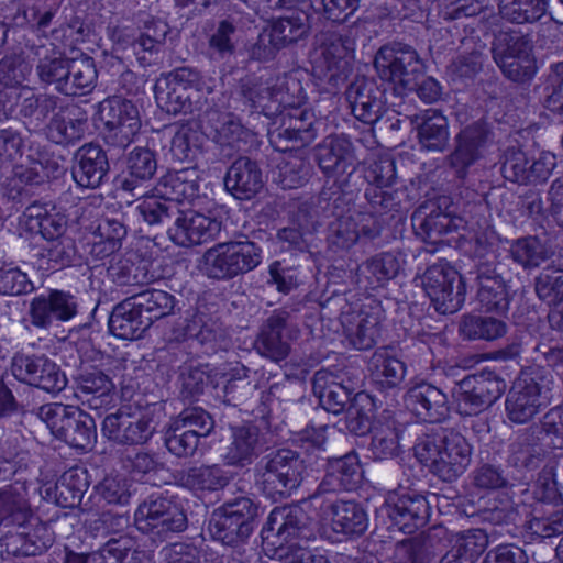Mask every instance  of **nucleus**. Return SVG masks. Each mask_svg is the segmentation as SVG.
Here are the masks:
<instances>
[{"label":"nucleus","mask_w":563,"mask_h":563,"mask_svg":"<svg viewBox=\"0 0 563 563\" xmlns=\"http://www.w3.org/2000/svg\"><path fill=\"white\" fill-rule=\"evenodd\" d=\"M413 452L417 460L431 473L451 482L468 466L472 449L461 433L433 426L418 437Z\"/></svg>","instance_id":"1"},{"label":"nucleus","mask_w":563,"mask_h":563,"mask_svg":"<svg viewBox=\"0 0 563 563\" xmlns=\"http://www.w3.org/2000/svg\"><path fill=\"white\" fill-rule=\"evenodd\" d=\"M316 538V522L299 505L274 508L262 530L264 544L276 558L309 545Z\"/></svg>","instance_id":"2"},{"label":"nucleus","mask_w":563,"mask_h":563,"mask_svg":"<svg viewBox=\"0 0 563 563\" xmlns=\"http://www.w3.org/2000/svg\"><path fill=\"white\" fill-rule=\"evenodd\" d=\"M51 433L71 448L88 451L97 440L95 419L78 407L48 402L34 409Z\"/></svg>","instance_id":"3"},{"label":"nucleus","mask_w":563,"mask_h":563,"mask_svg":"<svg viewBox=\"0 0 563 563\" xmlns=\"http://www.w3.org/2000/svg\"><path fill=\"white\" fill-rule=\"evenodd\" d=\"M262 263V249L247 239L222 242L208 249L201 271L210 279L230 280L255 269Z\"/></svg>","instance_id":"4"},{"label":"nucleus","mask_w":563,"mask_h":563,"mask_svg":"<svg viewBox=\"0 0 563 563\" xmlns=\"http://www.w3.org/2000/svg\"><path fill=\"white\" fill-rule=\"evenodd\" d=\"M553 385L551 373H522L510 388L505 402L507 418L517 424L532 420L549 404Z\"/></svg>","instance_id":"5"},{"label":"nucleus","mask_w":563,"mask_h":563,"mask_svg":"<svg viewBox=\"0 0 563 563\" xmlns=\"http://www.w3.org/2000/svg\"><path fill=\"white\" fill-rule=\"evenodd\" d=\"M318 46L311 53L312 74L331 88H338L351 73L350 54L353 42L339 32H323L318 36Z\"/></svg>","instance_id":"6"},{"label":"nucleus","mask_w":563,"mask_h":563,"mask_svg":"<svg viewBox=\"0 0 563 563\" xmlns=\"http://www.w3.org/2000/svg\"><path fill=\"white\" fill-rule=\"evenodd\" d=\"M202 85L198 70L190 67L176 68L156 81V103L169 114L191 113L198 109V95Z\"/></svg>","instance_id":"7"},{"label":"nucleus","mask_w":563,"mask_h":563,"mask_svg":"<svg viewBox=\"0 0 563 563\" xmlns=\"http://www.w3.org/2000/svg\"><path fill=\"white\" fill-rule=\"evenodd\" d=\"M157 429L153 411L137 405H123L115 412L104 417L102 434L110 441L122 445H142L147 443Z\"/></svg>","instance_id":"8"},{"label":"nucleus","mask_w":563,"mask_h":563,"mask_svg":"<svg viewBox=\"0 0 563 563\" xmlns=\"http://www.w3.org/2000/svg\"><path fill=\"white\" fill-rule=\"evenodd\" d=\"M134 521L140 531L162 540L183 532L188 526L184 507L164 496L144 499L135 510Z\"/></svg>","instance_id":"9"},{"label":"nucleus","mask_w":563,"mask_h":563,"mask_svg":"<svg viewBox=\"0 0 563 563\" xmlns=\"http://www.w3.org/2000/svg\"><path fill=\"white\" fill-rule=\"evenodd\" d=\"M257 516V504L249 497H239L212 512L209 531L213 539L234 544L250 537Z\"/></svg>","instance_id":"10"},{"label":"nucleus","mask_w":563,"mask_h":563,"mask_svg":"<svg viewBox=\"0 0 563 563\" xmlns=\"http://www.w3.org/2000/svg\"><path fill=\"white\" fill-rule=\"evenodd\" d=\"M12 376L20 383L48 394H58L67 386L60 366L44 353L16 352L10 363Z\"/></svg>","instance_id":"11"},{"label":"nucleus","mask_w":563,"mask_h":563,"mask_svg":"<svg viewBox=\"0 0 563 563\" xmlns=\"http://www.w3.org/2000/svg\"><path fill=\"white\" fill-rule=\"evenodd\" d=\"M104 124L103 137L109 145L126 147L141 129L137 107L125 98L114 96L100 103Z\"/></svg>","instance_id":"12"},{"label":"nucleus","mask_w":563,"mask_h":563,"mask_svg":"<svg viewBox=\"0 0 563 563\" xmlns=\"http://www.w3.org/2000/svg\"><path fill=\"white\" fill-rule=\"evenodd\" d=\"M426 294L440 313H454L465 300V288L459 273L448 264L428 267L422 276Z\"/></svg>","instance_id":"13"},{"label":"nucleus","mask_w":563,"mask_h":563,"mask_svg":"<svg viewBox=\"0 0 563 563\" xmlns=\"http://www.w3.org/2000/svg\"><path fill=\"white\" fill-rule=\"evenodd\" d=\"M505 389V380L493 372L466 376L455 388L457 410L463 416L478 415L490 407Z\"/></svg>","instance_id":"14"},{"label":"nucleus","mask_w":563,"mask_h":563,"mask_svg":"<svg viewBox=\"0 0 563 563\" xmlns=\"http://www.w3.org/2000/svg\"><path fill=\"white\" fill-rule=\"evenodd\" d=\"M493 55L504 75L512 81H526L536 74L532 40L527 35L506 34L493 48Z\"/></svg>","instance_id":"15"},{"label":"nucleus","mask_w":563,"mask_h":563,"mask_svg":"<svg viewBox=\"0 0 563 563\" xmlns=\"http://www.w3.org/2000/svg\"><path fill=\"white\" fill-rule=\"evenodd\" d=\"M222 230V222L210 212L195 209L181 210L175 216L173 225L167 228L168 238L178 246L189 247L216 239Z\"/></svg>","instance_id":"16"},{"label":"nucleus","mask_w":563,"mask_h":563,"mask_svg":"<svg viewBox=\"0 0 563 563\" xmlns=\"http://www.w3.org/2000/svg\"><path fill=\"white\" fill-rule=\"evenodd\" d=\"M300 92L296 80H283L274 86L243 82L240 90L241 102L250 112H260L266 117L278 115L283 108L294 106L295 96L290 88Z\"/></svg>","instance_id":"17"},{"label":"nucleus","mask_w":563,"mask_h":563,"mask_svg":"<svg viewBox=\"0 0 563 563\" xmlns=\"http://www.w3.org/2000/svg\"><path fill=\"white\" fill-rule=\"evenodd\" d=\"M298 333V328L290 321V312L286 309H278L262 324L255 347L261 355L279 362L288 356L289 342L297 338Z\"/></svg>","instance_id":"18"},{"label":"nucleus","mask_w":563,"mask_h":563,"mask_svg":"<svg viewBox=\"0 0 563 563\" xmlns=\"http://www.w3.org/2000/svg\"><path fill=\"white\" fill-rule=\"evenodd\" d=\"M79 311L78 298L70 291L48 289L30 302L29 316L33 327L48 329L54 321L68 322Z\"/></svg>","instance_id":"19"},{"label":"nucleus","mask_w":563,"mask_h":563,"mask_svg":"<svg viewBox=\"0 0 563 563\" xmlns=\"http://www.w3.org/2000/svg\"><path fill=\"white\" fill-rule=\"evenodd\" d=\"M109 170L107 153L100 145L87 143L76 151L71 175L79 187L87 189L100 187Z\"/></svg>","instance_id":"20"},{"label":"nucleus","mask_w":563,"mask_h":563,"mask_svg":"<svg viewBox=\"0 0 563 563\" xmlns=\"http://www.w3.org/2000/svg\"><path fill=\"white\" fill-rule=\"evenodd\" d=\"M264 173L257 161L247 156L238 157L224 177L225 190L235 199L250 200L264 188Z\"/></svg>","instance_id":"21"},{"label":"nucleus","mask_w":563,"mask_h":563,"mask_svg":"<svg viewBox=\"0 0 563 563\" xmlns=\"http://www.w3.org/2000/svg\"><path fill=\"white\" fill-rule=\"evenodd\" d=\"M301 97H295L294 106L283 108L278 113L280 125L272 133L273 142L289 141L297 146H306L316 139V129L311 121L312 115L298 104Z\"/></svg>","instance_id":"22"},{"label":"nucleus","mask_w":563,"mask_h":563,"mask_svg":"<svg viewBox=\"0 0 563 563\" xmlns=\"http://www.w3.org/2000/svg\"><path fill=\"white\" fill-rule=\"evenodd\" d=\"M86 111L76 104L60 103L46 125V136L58 145H69L80 141L87 129Z\"/></svg>","instance_id":"23"},{"label":"nucleus","mask_w":563,"mask_h":563,"mask_svg":"<svg viewBox=\"0 0 563 563\" xmlns=\"http://www.w3.org/2000/svg\"><path fill=\"white\" fill-rule=\"evenodd\" d=\"M362 481V471L355 454H345L332 459L328 463L327 473L311 498L325 494L351 492L358 487Z\"/></svg>","instance_id":"24"},{"label":"nucleus","mask_w":563,"mask_h":563,"mask_svg":"<svg viewBox=\"0 0 563 563\" xmlns=\"http://www.w3.org/2000/svg\"><path fill=\"white\" fill-rule=\"evenodd\" d=\"M405 407L417 418L439 422L449 413L448 398L435 386L420 384L402 395Z\"/></svg>","instance_id":"25"},{"label":"nucleus","mask_w":563,"mask_h":563,"mask_svg":"<svg viewBox=\"0 0 563 563\" xmlns=\"http://www.w3.org/2000/svg\"><path fill=\"white\" fill-rule=\"evenodd\" d=\"M320 169L328 176L342 175L353 168L355 157L351 141L344 135H330L314 148Z\"/></svg>","instance_id":"26"},{"label":"nucleus","mask_w":563,"mask_h":563,"mask_svg":"<svg viewBox=\"0 0 563 563\" xmlns=\"http://www.w3.org/2000/svg\"><path fill=\"white\" fill-rule=\"evenodd\" d=\"M110 332L122 340H139L151 328L145 314L129 296L117 303L109 318Z\"/></svg>","instance_id":"27"},{"label":"nucleus","mask_w":563,"mask_h":563,"mask_svg":"<svg viewBox=\"0 0 563 563\" xmlns=\"http://www.w3.org/2000/svg\"><path fill=\"white\" fill-rule=\"evenodd\" d=\"M157 165L155 151L140 146L133 148L126 157L121 189L132 195H143L141 188L154 178Z\"/></svg>","instance_id":"28"},{"label":"nucleus","mask_w":563,"mask_h":563,"mask_svg":"<svg viewBox=\"0 0 563 563\" xmlns=\"http://www.w3.org/2000/svg\"><path fill=\"white\" fill-rule=\"evenodd\" d=\"M477 300L485 311L504 313L508 310V287L495 267L481 264L477 269Z\"/></svg>","instance_id":"29"},{"label":"nucleus","mask_w":563,"mask_h":563,"mask_svg":"<svg viewBox=\"0 0 563 563\" xmlns=\"http://www.w3.org/2000/svg\"><path fill=\"white\" fill-rule=\"evenodd\" d=\"M260 429L253 424L232 428L231 442L222 455L223 462L232 467H245L253 463L261 450Z\"/></svg>","instance_id":"30"},{"label":"nucleus","mask_w":563,"mask_h":563,"mask_svg":"<svg viewBox=\"0 0 563 563\" xmlns=\"http://www.w3.org/2000/svg\"><path fill=\"white\" fill-rule=\"evenodd\" d=\"M32 517L25 482H15L0 489V526L22 527Z\"/></svg>","instance_id":"31"},{"label":"nucleus","mask_w":563,"mask_h":563,"mask_svg":"<svg viewBox=\"0 0 563 563\" xmlns=\"http://www.w3.org/2000/svg\"><path fill=\"white\" fill-rule=\"evenodd\" d=\"M53 536L45 525H37L27 532L7 534L1 542V553L12 558L36 556L53 544Z\"/></svg>","instance_id":"32"},{"label":"nucleus","mask_w":563,"mask_h":563,"mask_svg":"<svg viewBox=\"0 0 563 563\" xmlns=\"http://www.w3.org/2000/svg\"><path fill=\"white\" fill-rule=\"evenodd\" d=\"M254 484L263 495L273 501L288 498L299 487L289 478L288 474L278 471L265 455L254 467Z\"/></svg>","instance_id":"33"},{"label":"nucleus","mask_w":563,"mask_h":563,"mask_svg":"<svg viewBox=\"0 0 563 563\" xmlns=\"http://www.w3.org/2000/svg\"><path fill=\"white\" fill-rule=\"evenodd\" d=\"M21 102L19 113L25 123L34 130L46 129L48 117L56 112L63 100L59 97L47 93H34L23 87L19 93Z\"/></svg>","instance_id":"34"},{"label":"nucleus","mask_w":563,"mask_h":563,"mask_svg":"<svg viewBox=\"0 0 563 563\" xmlns=\"http://www.w3.org/2000/svg\"><path fill=\"white\" fill-rule=\"evenodd\" d=\"M154 190L179 207L180 202L191 200L198 195V170L196 168L169 170L161 177Z\"/></svg>","instance_id":"35"},{"label":"nucleus","mask_w":563,"mask_h":563,"mask_svg":"<svg viewBox=\"0 0 563 563\" xmlns=\"http://www.w3.org/2000/svg\"><path fill=\"white\" fill-rule=\"evenodd\" d=\"M412 221L428 239L434 241L438 236L455 231L464 224L462 218L442 211L433 201L420 206L413 213Z\"/></svg>","instance_id":"36"},{"label":"nucleus","mask_w":563,"mask_h":563,"mask_svg":"<svg viewBox=\"0 0 563 563\" xmlns=\"http://www.w3.org/2000/svg\"><path fill=\"white\" fill-rule=\"evenodd\" d=\"M181 486L196 493H214L230 483L229 473L219 464L194 465L178 475Z\"/></svg>","instance_id":"37"},{"label":"nucleus","mask_w":563,"mask_h":563,"mask_svg":"<svg viewBox=\"0 0 563 563\" xmlns=\"http://www.w3.org/2000/svg\"><path fill=\"white\" fill-rule=\"evenodd\" d=\"M26 230L38 233L49 241L65 236L67 218L57 211H48L45 206L33 203L23 213Z\"/></svg>","instance_id":"38"},{"label":"nucleus","mask_w":563,"mask_h":563,"mask_svg":"<svg viewBox=\"0 0 563 563\" xmlns=\"http://www.w3.org/2000/svg\"><path fill=\"white\" fill-rule=\"evenodd\" d=\"M544 450L536 435V429H527L514 439L509 445L507 462L518 471H532L541 464Z\"/></svg>","instance_id":"39"},{"label":"nucleus","mask_w":563,"mask_h":563,"mask_svg":"<svg viewBox=\"0 0 563 563\" xmlns=\"http://www.w3.org/2000/svg\"><path fill=\"white\" fill-rule=\"evenodd\" d=\"M330 378L332 376L327 372H317L313 377L312 389L321 406L327 411L338 415L351 405L354 389Z\"/></svg>","instance_id":"40"},{"label":"nucleus","mask_w":563,"mask_h":563,"mask_svg":"<svg viewBox=\"0 0 563 563\" xmlns=\"http://www.w3.org/2000/svg\"><path fill=\"white\" fill-rule=\"evenodd\" d=\"M420 145L428 151H443L449 142L448 119L438 110L428 109L415 117Z\"/></svg>","instance_id":"41"},{"label":"nucleus","mask_w":563,"mask_h":563,"mask_svg":"<svg viewBox=\"0 0 563 563\" xmlns=\"http://www.w3.org/2000/svg\"><path fill=\"white\" fill-rule=\"evenodd\" d=\"M331 526L334 532L345 537L363 534L367 529V515L354 500H336L331 507Z\"/></svg>","instance_id":"42"},{"label":"nucleus","mask_w":563,"mask_h":563,"mask_svg":"<svg viewBox=\"0 0 563 563\" xmlns=\"http://www.w3.org/2000/svg\"><path fill=\"white\" fill-rule=\"evenodd\" d=\"M429 515L428 501L422 496L404 495L389 508V518L399 531L411 533L423 526Z\"/></svg>","instance_id":"43"},{"label":"nucleus","mask_w":563,"mask_h":563,"mask_svg":"<svg viewBox=\"0 0 563 563\" xmlns=\"http://www.w3.org/2000/svg\"><path fill=\"white\" fill-rule=\"evenodd\" d=\"M114 384L98 368L82 372L77 378V393L90 408L98 409L112 401Z\"/></svg>","instance_id":"44"},{"label":"nucleus","mask_w":563,"mask_h":563,"mask_svg":"<svg viewBox=\"0 0 563 563\" xmlns=\"http://www.w3.org/2000/svg\"><path fill=\"white\" fill-rule=\"evenodd\" d=\"M483 124L474 123L466 126L457 136V146L450 156L451 166L459 177H463L466 168L478 157V148L486 140Z\"/></svg>","instance_id":"45"},{"label":"nucleus","mask_w":563,"mask_h":563,"mask_svg":"<svg viewBox=\"0 0 563 563\" xmlns=\"http://www.w3.org/2000/svg\"><path fill=\"white\" fill-rule=\"evenodd\" d=\"M368 84L364 78H356L345 91L346 100L353 114L371 124H377L383 117V102L369 95Z\"/></svg>","instance_id":"46"},{"label":"nucleus","mask_w":563,"mask_h":563,"mask_svg":"<svg viewBox=\"0 0 563 563\" xmlns=\"http://www.w3.org/2000/svg\"><path fill=\"white\" fill-rule=\"evenodd\" d=\"M130 297L135 300V305L145 314L151 325L156 320L173 314L177 302L174 295L156 288H142Z\"/></svg>","instance_id":"47"},{"label":"nucleus","mask_w":563,"mask_h":563,"mask_svg":"<svg viewBox=\"0 0 563 563\" xmlns=\"http://www.w3.org/2000/svg\"><path fill=\"white\" fill-rule=\"evenodd\" d=\"M308 32L307 15L305 13L291 12L289 15L273 20L268 33L271 34V42L275 46L284 48L306 37Z\"/></svg>","instance_id":"48"},{"label":"nucleus","mask_w":563,"mask_h":563,"mask_svg":"<svg viewBox=\"0 0 563 563\" xmlns=\"http://www.w3.org/2000/svg\"><path fill=\"white\" fill-rule=\"evenodd\" d=\"M377 408V400L374 396L365 391L356 393L346 409L345 428L347 431L355 435H364L369 432Z\"/></svg>","instance_id":"49"},{"label":"nucleus","mask_w":563,"mask_h":563,"mask_svg":"<svg viewBox=\"0 0 563 563\" xmlns=\"http://www.w3.org/2000/svg\"><path fill=\"white\" fill-rule=\"evenodd\" d=\"M108 274L117 285L132 288L142 289L153 280L147 263L140 258H120L110 265Z\"/></svg>","instance_id":"50"},{"label":"nucleus","mask_w":563,"mask_h":563,"mask_svg":"<svg viewBox=\"0 0 563 563\" xmlns=\"http://www.w3.org/2000/svg\"><path fill=\"white\" fill-rule=\"evenodd\" d=\"M87 472L80 468L66 471L55 484V501L63 508L81 505L88 488Z\"/></svg>","instance_id":"51"},{"label":"nucleus","mask_w":563,"mask_h":563,"mask_svg":"<svg viewBox=\"0 0 563 563\" xmlns=\"http://www.w3.org/2000/svg\"><path fill=\"white\" fill-rule=\"evenodd\" d=\"M67 77L64 82V95L77 96L91 91L97 80L93 59L90 57L69 59Z\"/></svg>","instance_id":"52"},{"label":"nucleus","mask_w":563,"mask_h":563,"mask_svg":"<svg viewBox=\"0 0 563 563\" xmlns=\"http://www.w3.org/2000/svg\"><path fill=\"white\" fill-rule=\"evenodd\" d=\"M416 52L409 47L389 55V85L393 84L394 95L402 97L408 90L412 89L413 64L416 63Z\"/></svg>","instance_id":"53"},{"label":"nucleus","mask_w":563,"mask_h":563,"mask_svg":"<svg viewBox=\"0 0 563 563\" xmlns=\"http://www.w3.org/2000/svg\"><path fill=\"white\" fill-rule=\"evenodd\" d=\"M334 195H336L333 200L335 220L329 224L328 242L336 249H349L360 238V230L352 216L338 211L339 202L343 199L340 192Z\"/></svg>","instance_id":"54"},{"label":"nucleus","mask_w":563,"mask_h":563,"mask_svg":"<svg viewBox=\"0 0 563 563\" xmlns=\"http://www.w3.org/2000/svg\"><path fill=\"white\" fill-rule=\"evenodd\" d=\"M311 169L310 162L301 153L290 152L278 164L275 180L284 189L297 188L309 179Z\"/></svg>","instance_id":"55"},{"label":"nucleus","mask_w":563,"mask_h":563,"mask_svg":"<svg viewBox=\"0 0 563 563\" xmlns=\"http://www.w3.org/2000/svg\"><path fill=\"white\" fill-rule=\"evenodd\" d=\"M506 323L493 317L465 316L460 323V334L466 340L492 341L506 333Z\"/></svg>","instance_id":"56"},{"label":"nucleus","mask_w":563,"mask_h":563,"mask_svg":"<svg viewBox=\"0 0 563 563\" xmlns=\"http://www.w3.org/2000/svg\"><path fill=\"white\" fill-rule=\"evenodd\" d=\"M113 41L123 47L130 46L137 63L142 67L155 64L163 49V44L153 42L148 37L137 35L130 36L124 30L117 29L113 31Z\"/></svg>","instance_id":"57"},{"label":"nucleus","mask_w":563,"mask_h":563,"mask_svg":"<svg viewBox=\"0 0 563 563\" xmlns=\"http://www.w3.org/2000/svg\"><path fill=\"white\" fill-rule=\"evenodd\" d=\"M139 214L150 225L166 224L178 213L176 202L163 198L155 192L152 196H145L136 206Z\"/></svg>","instance_id":"58"},{"label":"nucleus","mask_w":563,"mask_h":563,"mask_svg":"<svg viewBox=\"0 0 563 563\" xmlns=\"http://www.w3.org/2000/svg\"><path fill=\"white\" fill-rule=\"evenodd\" d=\"M500 15L514 23H531L545 12V0H499Z\"/></svg>","instance_id":"59"},{"label":"nucleus","mask_w":563,"mask_h":563,"mask_svg":"<svg viewBox=\"0 0 563 563\" xmlns=\"http://www.w3.org/2000/svg\"><path fill=\"white\" fill-rule=\"evenodd\" d=\"M236 27L233 23L222 20L208 36V56L211 60H227L235 53Z\"/></svg>","instance_id":"60"},{"label":"nucleus","mask_w":563,"mask_h":563,"mask_svg":"<svg viewBox=\"0 0 563 563\" xmlns=\"http://www.w3.org/2000/svg\"><path fill=\"white\" fill-rule=\"evenodd\" d=\"M250 136V130L244 128L239 119L231 113H225L221 115L219 125L214 128L213 137L220 146L241 151Z\"/></svg>","instance_id":"61"},{"label":"nucleus","mask_w":563,"mask_h":563,"mask_svg":"<svg viewBox=\"0 0 563 563\" xmlns=\"http://www.w3.org/2000/svg\"><path fill=\"white\" fill-rule=\"evenodd\" d=\"M538 297L553 308L563 305V269L547 267L536 278Z\"/></svg>","instance_id":"62"},{"label":"nucleus","mask_w":563,"mask_h":563,"mask_svg":"<svg viewBox=\"0 0 563 563\" xmlns=\"http://www.w3.org/2000/svg\"><path fill=\"white\" fill-rule=\"evenodd\" d=\"M164 444L169 453L177 457H192L200 444V439L194 432L183 430L169 422L165 434Z\"/></svg>","instance_id":"63"},{"label":"nucleus","mask_w":563,"mask_h":563,"mask_svg":"<svg viewBox=\"0 0 563 563\" xmlns=\"http://www.w3.org/2000/svg\"><path fill=\"white\" fill-rule=\"evenodd\" d=\"M134 541L129 536L122 534L108 540L93 554L98 556V563H132Z\"/></svg>","instance_id":"64"}]
</instances>
